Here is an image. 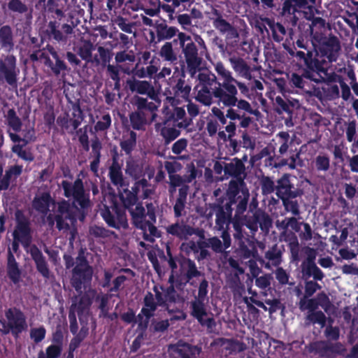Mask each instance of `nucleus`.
<instances>
[{
  "mask_svg": "<svg viewBox=\"0 0 358 358\" xmlns=\"http://www.w3.org/2000/svg\"><path fill=\"white\" fill-rule=\"evenodd\" d=\"M34 207L42 213H47V211L52 208L55 210L57 207V213L55 215L49 214L48 218L50 220L51 224H53L54 216L57 222V227L59 229H64L69 227V224L65 222V220L69 219L71 221L74 220L72 210L69 209V206L66 202L63 201L59 203L57 206L51 202L50 196L48 194H43L41 196L36 197L34 201Z\"/></svg>",
  "mask_w": 358,
  "mask_h": 358,
  "instance_id": "nucleus-1",
  "label": "nucleus"
},
{
  "mask_svg": "<svg viewBox=\"0 0 358 358\" xmlns=\"http://www.w3.org/2000/svg\"><path fill=\"white\" fill-rule=\"evenodd\" d=\"M217 73L223 79L222 83H218V86L213 90L215 97L226 106H234L237 101V90L234 83L236 82L221 63L215 66Z\"/></svg>",
  "mask_w": 358,
  "mask_h": 358,
  "instance_id": "nucleus-2",
  "label": "nucleus"
},
{
  "mask_svg": "<svg viewBox=\"0 0 358 358\" xmlns=\"http://www.w3.org/2000/svg\"><path fill=\"white\" fill-rule=\"evenodd\" d=\"M127 208L132 216L134 224L142 230L145 239L152 241V237L159 236L156 227L145 221V209L140 203L129 205Z\"/></svg>",
  "mask_w": 358,
  "mask_h": 358,
  "instance_id": "nucleus-3",
  "label": "nucleus"
},
{
  "mask_svg": "<svg viewBox=\"0 0 358 358\" xmlns=\"http://www.w3.org/2000/svg\"><path fill=\"white\" fill-rule=\"evenodd\" d=\"M6 320L1 321L6 333L11 331L18 334L27 328L25 317L23 313L17 309H9L6 313Z\"/></svg>",
  "mask_w": 358,
  "mask_h": 358,
  "instance_id": "nucleus-4",
  "label": "nucleus"
},
{
  "mask_svg": "<svg viewBox=\"0 0 358 358\" xmlns=\"http://www.w3.org/2000/svg\"><path fill=\"white\" fill-rule=\"evenodd\" d=\"M62 186L66 197H72L82 208H85L89 205L90 200L84 193L81 180H76L73 185L68 181H63Z\"/></svg>",
  "mask_w": 358,
  "mask_h": 358,
  "instance_id": "nucleus-5",
  "label": "nucleus"
},
{
  "mask_svg": "<svg viewBox=\"0 0 358 358\" xmlns=\"http://www.w3.org/2000/svg\"><path fill=\"white\" fill-rule=\"evenodd\" d=\"M79 264L74 269L72 284L75 288L78 290L81 288V283L89 280L92 274V269L90 268L85 260L79 258Z\"/></svg>",
  "mask_w": 358,
  "mask_h": 358,
  "instance_id": "nucleus-6",
  "label": "nucleus"
},
{
  "mask_svg": "<svg viewBox=\"0 0 358 358\" xmlns=\"http://www.w3.org/2000/svg\"><path fill=\"white\" fill-rule=\"evenodd\" d=\"M16 215L17 225L13 232L14 238L15 241H19L25 248H27L31 242L27 222L25 220L20 219L19 213H17Z\"/></svg>",
  "mask_w": 358,
  "mask_h": 358,
  "instance_id": "nucleus-7",
  "label": "nucleus"
},
{
  "mask_svg": "<svg viewBox=\"0 0 358 358\" xmlns=\"http://www.w3.org/2000/svg\"><path fill=\"white\" fill-rule=\"evenodd\" d=\"M102 217L107 224L114 228L125 229L127 227V220L124 212L115 210V215H112L108 209L102 212Z\"/></svg>",
  "mask_w": 358,
  "mask_h": 358,
  "instance_id": "nucleus-8",
  "label": "nucleus"
},
{
  "mask_svg": "<svg viewBox=\"0 0 358 358\" xmlns=\"http://www.w3.org/2000/svg\"><path fill=\"white\" fill-rule=\"evenodd\" d=\"M292 186L287 176H284L278 181L276 187L277 195L282 199H289V198H294L297 194L292 190Z\"/></svg>",
  "mask_w": 358,
  "mask_h": 358,
  "instance_id": "nucleus-9",
  "label": "nucleus"
},
{
  "mask_svg": "<svg viewBox=\"0 0 358 358\" xmlns=\"http://www.w3.org/2000/svg\"><path fill=\"white\" fill-rule=\"evenodd\" d=\"M196 349L192 348L188 344L180 343L177 345H170L169 348V353L174 357H180L181 358H192L194 355Z\"/></svg>",
  "mask_w": 358,
  "mask_h": 358,
  "instance_id": "nucleus-10",
  "label": "nucleus"
},
{
  "mask_svg": "<svg viewBox=\"0 0 358 358\" xmlns=\"http://www.w3.org/2000/svg\"><path fill=\"white\" fill-rule=\"evenodd\" d=\"M192 315L195 317L198 321L202 324L208 327H211L213 320L211 318H206L207 314L204 308L203 304L200 301H194L192 304Z\"/></svg>",
  "mask_w": 358,
  "mask_h": 358,
  "instance_id": "nucleus-11",
  "label": "nucleus"
},
{
  "mask_svg": "<svg viewBox=\"0 0 358 358\" xmlns=\"http://www.w3.org/2000/svg\"><path fill=\"white\" fill-rule=\"evenodd\" d=\"M187 62L189 65L197 64V50L192 42L187 43L182 46Z\"/></svg>",
  "mask_w": 358,
  "mask_h": 358,
  "instance_id": "nucleus-12",
  "label": "nucleus"
},
{
  "mask_svg": "<svg viewBox=\"0 0 358 358\" xmlns=\"http://www.w3.org/2000/svg\"><path fill=\"white\" fill-rule=\"evenodd\" d=\"M303 272L306 273L308 275H312L316 280H322L323 278V273L321 270L317 267L314 264L313 261L308 259L303 266Z\"/></svg>",
  "mask_w": 358,
  "mask_h": 358,
  "instance_id": "nucleus-13",
  "label": "nucleus"
},
{
  "mask_svg": "<svg viewBox=\"0 0 358 358\" xmlns=\"http://www.w3.org/2000/svg\"><path fill=\"white\" fill-rule=\"evenodd\" d=\"M22 172V166H14L6 171L5 178L0 182V189H5L8 187L9 180L15 178Z\"/></svg>",
  "mask_w": 358,
  "mask_h": 358,
  "instance_id": "nucleus-14",
  "label": "nucleus"
},
{
  "mask_svg": "<svg viewBox=\"0 0 358 358\" xmlns=\"http://www.w3.org/2000/svg\"><path fill=\"white\" fill-rule=\"evenodd\" d=\"M7 62L8 64V68H2L1 69V72L3 73L7 82L10 84H13L15 83V59L13 57H9L7 59Z\"/></svg>",
  "mask_w": 358,
  "mask_h": 358,
  "instance_id": "nucleus-15",
  "label": "nucleus"
},
{
  "mask_svg": "<svg viewBox=\"0 0 358 358\" xmlns=\"http://www.w3.org/2000/svg\"><path fill=\"white\" fill-rule=\"evenodd\" d=\"M0 41L2 45L7 49L12 48V36L10 28L8 26L3 27L0 30Z\"/></svg>",
  "mask_w": 358,
  "mask_h": 358,
  "instance_id": "nucleus-16",
  "label": "nucleus"
},
{
  "mask_svg": "<svg viewBox=\"0 0 358 358\" xmlns=\"http://www.w3.org/2000/svg\"><path fill=\"white\" fill-rule=\"evenodd\" d=\"M155 310V303L152 294H149L145 297V307L142 309V314L145 316V323Z\"/></svg>",
  "mask_w": 358,
  "mask_h": 358,
  "instance_id": "nucleus-17",
  "label": "nucleus"
},
{
  "mask_svg": "<svg viewBox=\"0 0 358 358\" xmlns=\"http://www.w3.org/2000/svg\"><path fill=\"white\" fill-rule=\"evenodd\" d=\"M110 178L115 185H121L122 183V175L120 166L114 162L110 169Z\"/></svg>",
  "mask_w": 358,
  "mask_h": 358,
  "instance_id": "nucleus-18",
  "label": "nucleus"
},
{
  "mask_svg": "<svg viewBox=\"0 0 358 358\" xmlns=\"http://www.w3.org/2000/svg\"><path fill=\"white\" fill-rule=\"evenodd\" d=\"M8 271L10 278L14 282L17 281L20 277V271L13 255H10L8 258Z\"/></svg>",
  "mask_w": 358,
  "mask_h": 358,
  "instance_id": "nucleus-19",
  "label": "nucleus"
},
{
  "mask_svg": "<svg viewBox=\"0 0 358 358\" xmlns=\"http://www.w3.org/2000/svg\"><path fill=\"white\" fill-rule=\"evenodd\" d=\"M61 353V348L58 345H52L49 346L46 352H40L38 358H57Z\"/></svg>",
  "mask_w": 358,
  "mask_h": 358,
  "instance_id": "nucleus-20",
  "label": "nucleus"
},
{
  "mask_svg": "<svg viewBox=\"0 0 358 358\" xmlns=\"http://www.w3.org/2000/svg\"><path fill=\"white\" fill-rule=\"evenodd\" d=\"M126 172L134 178H138L141 175L142 169L135 162L129 161L127 164Z\"/></svg>",
  "mask_w": 358,
  "mask_h": 358,
  "instance_id": "nucleus-21",
  "label": "nucleus"
},
{
  "mask_svg": "<svg viewBox=\"0 0 358 358\" xmlns=\"http://www.w3.org/2000/svg\"><path fill=\"white\" fill-rule=\"evenodd\" d=\"M162 135L168 142H170L180 135V131L175 128L165 127L162 130Z\"/></svg>",
  "mask_w": 358,
  "mask_h": 358,
  "instance_id": "nucleus-22",
  "label": "nucleus"
},
{
  "mask_svg": "<svg viewBox=\"0 0 358 358\" xmlns=\"http://www.w3.org/2000/svg\"><path fill=\"white\" fill-rule=\"evenodd\" d=\"M13 151L16 153L20 158L25 161H32L33 157L31 154L22 148L20 145H15L12 148Z\"/></svg>",
  "mask_w": 358,
  "mask_h": 358,
  "instance_id": "nucleus-23",
  "label": "nucleus"
},
{
  "mask_svg": "<svg viewBox=\"0 0 358 358\" xmlns=\"http://www.w3.org/2000/svg\"><path fill=\"white\" fill-rule=\"evenodd\" d=\"M160 55L162 57H164L165 59L169 61L174 60L176 59L170 43H166L162 47Z\"/></svg>",
  "mask_w": 358,
  "mask_h": 358,
  "instance_id": "nucleus-24",
  "label": "nucleus"
},
{
  "mask_svg": "<svg viewBox=\"0 0 358 358\" xmlns=\"http://www.w3.org/2000/svg\"><path fill=\"white\" fill-rule=\"evenodd\" d=\"M45 329L42 327L32 329L30 331V336L36 343L41 341L45 338Z\"/></svg>",
  "mask_w": 358,
  "mask_h": 358,
  "instance_id": "nucleus-25",
  "label": "nucleus"
},
{
  "mask_svg": "<svg viewBox=\"0 0 358 358\" xmlns=\"http://www.w3.org/2000/svg\"><path fill=\"white\" fill-rule=\"evenodd\" d=\"M136 144V138L134 133H131V136L129 139L121 143V147L122 150L125 151L127 154L130 153L133 150Z\"/></svg>",
  "mask_w": 358,
  "mask_h": 358,
  "instance_id": "nucleus-26",
  "label": "nucleus"
},
{
  "mask_svg": "<svg viewBox=\"0 0 358 358\" xmlns=\"http://www.w3.org/2000/svg\"><path fill=\"white\" fill-rule=\"evenodd\" d=\"M308 319L314 323H318L322 327L325 324V316L321 311L311 313L308 316Z\"/></svg>",
  "mask_w": 358,
  "mask_h": 358,
  "instance_id": "nucleus-27",
  "label": "nucleus"
},
{
  "mask_svg": "<svg viewBox=\"0 0 358 358\" xmlns=\"http://www.w3.org/2000/svg\"><path fill=\"white\" fill-rule=\"evenodd\" d=\"M315 162L318 170L327 171L329 167V160L324 156H318Z\"/></svg>",
  "mask_w": 358,
  "mask_h": 358,
  "instance_id": "nucleus-28",
  "label": "nucleus"
},
{
  "mask_svg": "<svg viewBox=\"0 0 358 358\" xmlns=\"http://www.w3.org/2000/svg\"><path fill=\"white\" fill-rule=\"evenodd\" d=\"M170 179V185L173 187L172 189H171V192H174L176 187L181 186L183 183L186 182L185 180H184L182 177H180L178 175H170L169 176Z\"/></svg>",
  "mask_w": 358,
  "mask_h": 358,
  "instance_id": "nucleus-29",
  "label": "nucleus"
},
{
  "mask_svg": "<svg viewBox=\"0 0 358 358\" xmlns=\"http://www.w3.org/2000/svg\"><path fill=\"white\" fill-rule=\"evenodd\" d=\"M8 122L15 131L20 130L21 127V122L17 117L14 115L12 110L9 111Z\"/></svg>",
  "mask_w": 358,
  "mask_h": 358,
  "instance_id": "nucleus-30",
  "label": "nucleus"
},
{
  "mask_svg": "<svg viewBox=\"0 0 358 358\" xmlns=\"http://www.w3.org/2000/svg\"><path fill=\"white\" fill-rule=\"evenodd\" d=\"M214 26L222 32L227 31L231 29L230 24L220 17L214 21Z\"/></svg>",
  "mask_w": 358,
  "mask_h": 358,
  "instance_id": "nucleus-31",
  "label": "nucleus"
},
{
  "mask_svg": "<svg viewBox=\"0 0 358 358\" xmlns=\"http://www.w3.org/2000/svg\"><path fill=\"white\" fill-rule=\"evenodd\" d=\"M38 271L45 277H48L49 271L43 257L35 261Z\"/></svg>",
  "mask_w": 358,
  "mask_h": 358,
  "instance_id": "nucleus-32",
  "label": "nucleus"
},
{
  "mask_svg": "<svg viewBox=\"0 0 358 358\" xmlns=\"http://www.w3.org/2000/svg\"><path fill=\"white\" fill-rule=\"evenodd\" d=\"M187 147V141L186 140L182 138L177 141L172 147V151L175 154H180Z\"/></svg>",
  "mask_w": 358,
  "mask_h": 358,
  "instance_id": "nucleus-33",
  "label": "nucleus"
},
{
  "mask_svg": "<svg viewBox=\"0 0 358 358\" xmlns=\"http://www.w3.org/2000/svg\"><path fill=\"white\" fill-rule=\"evenodd\" d=\"M10 10L22 13L26 10V7L19 0H11L8 3Z\"/></svg>",
  "mask_w": 358,
  "mask_h": 358,
  "instance_id": "nucleus-34",
  "label": "nucleus"
},
{
  "mask_svg": "<svg viewBox=\"0 0 358 358\" xmlns=\"http://www.w3.org/2000/svg\"><path fill=\"white\" fill-rule=\"evenodd\" d=\"M110 117L109 115H104L102 120L98 122L95 126L96 130H105L110 125Z\"/></svg>",
  "mask_w": 358,
  "mask_h": 358,
  "instance_id": "nucleus-35",
  "label": "nucleus"
},
{
  "mask_svg": "<svg viewBox=\"0 0 358 358\" xmlns=\"http://www.w3.org/2000/svg\"><path fill=\"white\" fill-rule=\"evenodd\" d=\"M262 191L264 194H270L274 191V182L269 178L263 181Z\"/></svg>",
  "mask_w": 358,
  "mask_h": 358,
  "instance_id": "nucleus-36",
  "label": "nucleus"
},
{
  "mask_svg": "<svg viewBox=\"0 0 358 358\" xmlns=\"http://www.w3.org/2000/svg\"><path fill=\"white\" fill-rule=\"evenodd\" d=\"M208 245L211 247L215 252H221L222 250V245L220 240L217 238H212L208 240Z\"/></svg>",
  "mask_w": 358,
  "mask_h": 358,
  "instance_id": "nucleus-37",
  "label": "nucleus"
},
{
  "mask_svg": "<svg viewBox=\"0 0 358 358\" xmlns=\"http://www.w3.org/2000/svg\"><path fill=\"white\" fill-rule=\"evenodd\" d=\"M315 306V302L313 299H302L300 301V308L301 310H312Z\"/></svg>",
  "mask_w": 358,
  "mask_h": 358,
  "instance_id": "nucleus-38",
  "label": "nucleus"
},
{
  "mask_svg": "<svg viewBox=\"0 0 358 358\" xmlns=\"http://www.w3.org/2000/svg\"><path fill=\"white\" fill-rule=\"evenodd\" d=\"M270 284V278L268 275H263L257 278L256 285L260 288H265Z\"/></svg>",
  "mask_w": 358,
  "mask_h": 358,
  "instance_id": "nucleus-39",
  "label": "nucleus"
},
{
  "mask_svg": "<svg viewBox=\"0 0 358 358\" xmlns=\"http://www.w3.org/2000/svg\"><path fill=\"white\" fill-rule=\"evenodd\" d=\"M284 206L287 210L292 211L294 215L298 214V207L295 202L289 201L288 199L282 200Z\"/></svg>",
  "mask_w": 358,
  "mask_h": 358,
  "instance_id": "nucleus-40",
  "label": "nucleus"
},
{
  "mask_svg": "<svg viewBox=\"0 0 358 358\" xmlns=\"http://www.w3.org/2000/svg\"><path fill=\"white\" fill-rule=\"evenodd\" d=\"M237 103V107L239 108V109H241V110H243L245 111H247L249 113H253V111H252V109L250 106V104L247 101H245V100H240V101H236V103Z\"/></svg>",
  "mask_w": 358,
  "mask_h": 358,
  "instance_id": "nucleus-41",
  "label": "nucleus"
},
{
  "mask_svg": "<svg viewBox=\"0 0 358 358\" xmlns=\"http://www.w3.org/2000/svg\"><path fill=\"white\" fill-rule=\"evenodd\" d=\"M339 50V45L338 43H334L332 45V50L331 52L329 54H327V58L329 59V62H333L336 59L337 55Z\"/></svg>",
  "mask_w": 358,
  "mask_h": 358,
  "instance_id": "nucleus-42",
  "label": "nucleus"
},
{
  "mask_svg": "<svg viewBox=\"0 0 358 358\" xmlns=\"http://www.w3.org/2000/svg\"><path fill=\"white\" fill-rule=\"evenodd\" d=\"M326 334L329 338L336 339L338 337V329L334 327H327Z\"/></svg>",
  "mask_w": 358,
  "mask_h": 358,
  "instance_id": "nucleus-43",
  "label": "nucleus"
},
{
  "mask_svg": "<svg viewBox=\"0 0 358 358\" xmlns=\"http://www.w3.org/2000/svg\"><path fill=\"white\" fill-rule=\"evenodd\" d=\"M276 278L282 284L287 283L288 281V277L287 273L282 269H278L276 271Z\"/></svg>",
  "mask_w": 358,
  "mask_h": 358,
  "instance_id": "nucleus-44",
  "label": "nucleus"
},
{
  "mask_svg": "<svg viewBox=\"0 0 358 358\" xmlns=\"http://www.w3.org/2000/svg\"><path fill=\"white\" fill-rule=\"evenodd\" d=\"M342 271L346 274L358 275V268L353 265H345L342 267Z\"/></svg>",
  "mask_w": 358,
  "mask_h": 358,
  "instance_id": "nucleus-45",
  "label": "nucleus"
},
{
  "mask_svg": "<svg viewBox=\"0 0 358 358\" xmlns=\"http://www.w3.org/2000/svg\"><path fill=\"white\" fill-rule=\"evenodd\" d=\"M340 255L345 259H352L355 257V254L348 249H341L339 250Z\"/></svg>",
  "mask_w": 358,
  "mask_h": 358,
  "instance_id": "nucleus-46",
  "label": "nucleus"
},
{
  "mask_svg": "<svg viewBox=\"0 0 358 358\" xmlns=\"http://www.w3.org/2000/svg\"><path fill=\"white\" fill-rule=\"evenodd\" d=\"M165 167L169 173L174 172L180 169V164L177 162H166Z\"/></svg>",
  "mask_w": 358,
  "mask_h": 358,
  "instance_id": "nucleus-47",
  "label": "nucleus"
},
{
  "mask_svg": "<svg viewBox=\"0 0 358 358\" xmlns=\"http://www.w3.org/2000/svg\"><path fill=\"white\" fill-rule=\"evenodd\" d=\"M319 288L318 285L314 282H308L306 286V293L309 295H311L313 292H315Z\"/></svg>",
  "mask_w": 358,
  "mask_h": 358,
  "instance_id": "nucleus-48",
  "label": "nucleus"
},
{
  "mask_svg": "<svg viewBox=\"0 0 358 358\" xmlns=\"http://www.w3.org/2000/svg\"><path fill=\"white\" fill-rule=\"evenodd\" d=\"M212 111L213 113V114L217 117V118L219 119V120L222 123V124H225L226 123V117L224 115V113L217 108H213L212 109Z\"/></svg>",
  "mask_w": 358,
  "mask_h": 358,
  "instance_id": "nucleus-49",
  "label": "nucleus"
},
{
  "mask_svg": "<svg viewBox=\"0 0 358 358\" xmlns=\"http://www.w3.org/2000/svg\"><path fill=\"white\" fill-rule=\"evenodd\" d=\"M169 327L168 320H162L155 324L154 329L156 331H164Z\"/></svg>",
  "mask_w": 358,
  "mask_h": 358,
  "instance_id": "nucleus-50",
  "label": "nucleus"
},
{
  "mask_svg": "<svg viewBox=\"0 0 358 358\" xmlns=\"http://www.w3.org/2000/svg\"><path fill=\"white\" fill-rule=\"evenodd\" d=\"M319 264L324 268H329L333 266V262L330 257L322 258L319 260Z\"/></svg>",
  "mask_w": 358,
  "mask_h": 358,
  "instance_id": "nucleus-51",
  "label": "nucleus"
},
{
  "mask_svg": "<svg viewBox=\"0 0 358 358\" xmlns=\"http://www.w3.org/2000/svg\"><path fill=\"white\" fill-rule=\"evenodd\" d=\"M53 57L56 59V68L55 69V71L58 73L61 70H63L65 69V65L64 62L61 60H59L57 57V54L55 52L52 53Z\"/></svg>",
  "mask_w": 358,
  "mask_h": 358,
  "instance_id": "nucleus-52",
  "label": "nucleus"
},
{
  "mask_svg": "<svg viewBox=\"0 0 358 358\" xmlns=\"http://www.w3.org/2000/svg\"><path fill=\"white\" fill-rule=\"evenodd\" d=\"M30 253L34 261L43 257L41 252L34 246L30 248Z\"/></svg>",
  "mask_w": 358,
  "mask_h": 358,
  "instance_id": "nucleus-53",
  "label": "nucleus"
},
{
  "mask_svg": "<svg viewBox=\"0 0 358 358\" xmlns=\"http://www.w3.org/2000/svg\"><path fill=\"white\" fill-rule=\"evenodd\" d=\"M207 287H208V282L206 280H203L201 282L199 286V296L203 297L207 293Z\"/></svg>",
  "mask_w": 358,
  "mask_h": 358,
  "instance_id": "nucleus-54",
  "label": "nucleus"
},
{
  "mask_svg": "<svg viewBox=\"0 0 358 358\" xmlns=\"http://www.w3.org/2000/svg\"><path fill=\"white\" fill-rule=\"evenodd\" d=\"M178 39L180 41V43L182 47L185 45V42H188V43L192 42L190 36L186 35L184 33H180L178 34Z\"/></svg>",
  "mask_w": 358,
  "mask_h": 358,
  "instance_id": "nucleus-55",
  "label": "nucleus"
},
{
  "mask_svg": "<svg viewBox=\"0 0 358 358\" xmlns=\"http://www.w3.org/2000/svg\"><path fill=\"white\" fill-rule=\"evenodd\" d=\"M127 59L131 60L130 57L124 52H118L115 56V60L117 62H122Z\"/></svg>",
  "mask_w": 358,
  "mask_h": 358,
  "instance_id": "nucleus-56",
  "label": "nucleus"
},
{
  "mask_svg": "<svg viewBox=\"0 0 358 358\" xmlns=\"http://www.w3.org/2000/svg\"><path fill=\"white\" fill-rule=\"evenodd\" d=\"M107 69L110 73L111 78L115 80H118V72L117 69L111 65H108Z\"/></svg>",
  "mask_w": 358,
  "mask_h": 358,
  "instance_id": "nucleus-57",
  "label": "nucleus"
},
{
  "mask_svg": "<svg viewBox=\"0 0 358 358\" xmlns=\"http://www.w3.org/2000/svg\"><path fill=\"white\" fill-rule=\"evenodd\" d=\"M350 167L353 171L358 172V155L354 156L351 159Z\"/></svg>",
  "mask_w": 358,
  "mask_h": 358,
  "instance_id": "nucleus-58",
  "label": "nucleus"
},
{
  "mask_svg": "<svg viewBox=\"0 0 358 358\" xmlns=\"http://www.w3.org/2000/svg\"><path fill=\"white\" fill-rule=\"evenodd\" d=\"M207 129L210 136L214 135L217 130L216 124L213 122H209L207 125Z\"/></svg>",
  "mask_w": 358,
  "mask_h": 358,
  "instance_id": "nucleus-59",
  "label": "nucleus"
},
{
  "mask_svg": "<svg viewBox=\"0 0 358 358\" xmlns=\"http://www.w3.org/2000/svg\"><path fill=\"white\" fill-rule=\"evenodd\" d=\"M226 116L231 120H236L240 118V116L237 114V113L231 108L227 110Z\"/></svg>",
  "mask_w": 358,
  "mask_h": 358,
  "instance_id": "nucleus-60",
  "label": "nucleus"
},
{
  "mask_svg": "<svg viewBox=\"0 0 358 358\" xmlns=\"http://www.w3.org/2000/svg\"><path fill=\"white\" fill-rule=\"evenodd\" d=\"M222 238L223 239L224 245L225 248H229L230 245V241H231L229 234L226 231H224L222 234Z\"/></svg>",
  "mask_w": 358,
  "mask_h": 358,
  "instance_id": "nucleus-61",
  "label": "nucleus"
},
{
  "mask_svg": "<svg viewBox=\"0 0 358 358\" xmlns=\"http://www.w3.org/2000/svg\"><path fill=\"white\" fill-rule=\"evenodd\" d=\"M122 317L125 322H131L134 318V313L132 311H129L124 313Z\"/></svg>",
  "mask_w": 358,
  "mask_h": 358,
  "instance_id": "nucleus-62",
  "label": "nucleus"
},
{
  "mask_svg": "<svg viewBox=\"0 0 358 358\" xmlns=\"http://www.w3.org/2000/svg\"><path fill=\"white\" fill-rule=\"evenodd\" d=\"M236 126L234 123L230 122L226 127V131L229 133V138H231L234 134Z\"/></svg>",
  "mask_w": 358,
  "mask_h": 358,
  "instance_id": "nucleus-63",
  "label": "nucleus"
},
{
  "mask_svg": "<svg viewBox=\"0 0 358 358\" xmlns=\"http://www.w3.org/2000/svg\"><path fill=\"white\" fill-rule=\"evenodd\" d=\"M292 80L295 86H296L298 87H302V78L300 76H299L297 75H293Z\"/></svg>",
  "mask_w": 358,
  "mask_h": 358,
  "instance_id": "nucleus-64",
  "label": "nucleus"
}]
</instances>
